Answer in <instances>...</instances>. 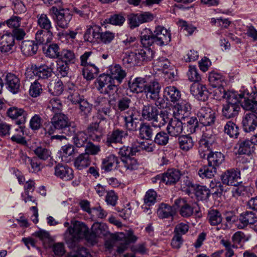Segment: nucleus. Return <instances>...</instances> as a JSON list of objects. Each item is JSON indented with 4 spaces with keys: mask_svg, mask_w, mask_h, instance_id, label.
I'll return each instance as SVG.
<instances>
[{
    "mask_svg": "<svg viewBox=\"0 0 257 257\" xmlns=\"http://www.w3.org/2000/svg\"><path fill=\"white\" fill-rule=\"evenodd\" d=\"M106 226L104 224L93 225L89 234V228L86 224L79 221L72 222V225L69 227L66 232L65 240L70 248L80 247L77 246L78 241L84 237L95 238L106 235L107 231Z\"/></svg>",
    "mask_w": 257,
    "mask_h": 257,
    "instance_id": "nucleus-1",
    "label": "nucleus"
},
{
    "mask_svg": "<svg viewBox=\"0 0 257 257\" xmlns=\"http://www.w3.org/2000/svg\"><path fill=\"white\" fill-rule=\"evenodd\" d=\"M56 130L65 131L66 134L71 136L75 132L76 127L71 124L68 116L61 113L54 114L45 127L46 135L49 136L54 134Z\"/></svg>",
    "mask_w": 257,
    "mask_h": 257,
    "instance_id": "nucleus-2",
    "label": "nucleus"
},
{
    "mask_svg": "<svg viewBox=\"0 0 257 257\" xmlns=\"http://www.w3.org/2000/svg\"><path fill=\"white\" fill-rule=\"evenodd\" d=\"M154 54V51L151 48H143L134 52L128 51L124 53L122 64L127 68L140 65L143 62L151 61Z\"/></svg>",
    "mask_w": 257,
    "mask_h": 257,
    "instance_id": "nucleus-3",
    "label": "nucleus"
},
{
    "mask_svg": "<svg viewBox=\"0 0 257 257\" xmlns=\"http://www.w3.org/2000/svg\"><path fill=\"white\" fill-rule=\"evenodd\" d=\"M222 90V97L226 99V101L222 105V115L226 119H230L236 116L240 110L238 93L235 91H225Z\"/></svg>",
    "mask_w": 257,
    "mask_h": 257,
    "instance_id": "nucleus-4",
    "label": "nucleus"
},
{
    "mask_svg": "<svg viewBox=\"0 0 257 257\" xmlns=\"http://www.w3.org/2000/svg\"><path fill=\"white\" fill-rule=\"evenodd\" d=\"M174 204L180 207L179 213L184 217H188L193 215L199 216L200 208L196 202L178 199L175 201Z\"/></svg>",
    "mask_w": 257,
    "mask_h": 257,
    "instance_id": "nucleus-5",
    "label": "nucleus"
},
{
    "mask_svg": "<svg viewBox=\"0 0 257 257\" xmlns=\"http://www.w3.org/2000/svg\"><path fill=\"white\" fill-rule=\"evenodd\" d=\"M240 106L247 111L248 113L257 114V91L250 93L243 92L238 94Z\"/></svg>",
    "mask_w": 257,
    "mask_h": 257,
    "instance_id": "nucleus-6",
    "label": "nucleus"
},
{
    "mask_svg": "<svg viewBox=\"0 0 257 257\" xmlns=\"http://www.w3.org/2000/svg\"><path fill=\"white\" fill-rule=\"evenodd\" d=\"M97 82V89L102 94L110 95L118 90L117 84H115L114 80L109 75H100Z\"/></svg>",
    "mask_w": 257,
    "mask_h": 257,
    "instance_id": "nucleus-7",
    "label": "nucleus"
},
{
    "mask_svg": "<svg viewBox=\"0 0 257 257\" xmlns=\"http://www.w3.org/2000/svg\"><path fill=\"white\" fill-rule=\"evenodd\" d=\"M221 182L227 186H237L241 183L240 170L237 168L228 169L220 176Z\"/></svg>",
    "mask_w": 257,
    "mask_h": 257,
    "instance_id": "nucleus-8",
    "label": "nucleus"
},
{
    "mask_svg": "<svg viewBox=\"0 0 257 257\" xmlns=\"http://www.w3.org/2000/svg\"><path fill=\"white\" fill-rule=\"evenodd\" d=\"M200 122L204 126H211L214 123L215 115L214 111L209 107H201L197 113Z\"/></svg>",
    "mask_w": 257,
    "mask_h": 257,
    "instance_id": "nucleus-9",
    "label": "nucleus"
},
{
    "mask_svg": "<svg viewBox=\"0 0 257 257\" xmlns=\"http://www.w3.org/2000/svg\"><path fill=\"white\" fill-rule=\"evenodd\" d=\"M156 45L160 46L167 45L171 41L170 31L164 27L158 26L156 27L154 32Z\"/></svg>",
    "mask_w": 257,
    "mask_h": 257,
    "instance_id": "nucleus-10",
    "label": "nucleus"
},
{
    "mask_svg": "<svg viewBox=\"0 0 257 257\" xmlns=\"http://www.w3.org/2000/svg\"><path fill=\"white\" fill-rule=\"evenodd\" d=\"M15 39L11 33H6L0 37V52L5 54L12 53L14 50Z\"/></svg>",
    "mask_w": 257,
    "mask_h": 257,
    "instance_id": "nucleus-11",
    "label": "nucleus"
},
{
    "mask_svg": "<svg viewBox=\"0 0 257 257\" xmlns=\"http://www.w3.org/2000/svg\"><path fill=\"white\" fill-rule=\"evenodd\" d=\"M7 114L11 119L17 120L16 123L18 125L24 124L28 116V113L24 109L16 106L9 108Z\"/></svg>",
    "mask_w": 257,
    "mask_h": 257,
    "instance_id": "nucleus-12",
    "label": "nucleus"
},
{
    "mask_svg": "<svg viewBox=\"0 0 257 257\" xmlns=\"http://www.w3.org/2000/svg\"><path fill=\"white\" fill-rule=\"evenodd\" d=\"M207 218L211 225L215 226L221 224L219 227H216L217 230L221 229L224 230L229 228L227 223H222V217L221 214L217 210L212 209L209 211L208 213Z\"/></svg>",
    "mask_w": 257,
    "mask_h": 257,
    "instance_id": "nucleus-13",
    "label": "nucleus"
},
{
    "mask_svg": "<svg viewBox=\"0 0 257 257\" xmlns=\"http://www.w3.org/2000/svg\"><path fill=\"white\" fill-rule=\"evenodd\" d=\"M168 134L173 137H179L183 132L182 122L178 118H171L166 127Z\"/></svg>",
    "mask_w": 257,
    "mask_h": 257,
    "instance_id": "nucleus-14",
    "label": "nucleus"
},
{
    "mask_svg": "<svg viewBox=\"0 0 257 257\" xmlns=\"http://www.w3.org/2000/svg\"><path fill=\"white\" fill-rule=\"evenodd\" d=\"M54 174L65 181H69L74 178L72 169L66 165L58 164L55 167Z\"/></svg>",
    "mask_w": 257,
    "mask_h": 257,
    "instance_id": "nucleus-15",
    "label": "nucleus"
},
{
    "mask_svg": "<svg viewBox=\"0 0 257 257\" xmlns=\"http://www.w3.org/2000/svg\"><path fill=\"white\" fill-rule=\"evenodd\" d=\"M242 124L245 132H253L257 127V114L246 113L243 117Z\"/></svg>",
    "mask_w": 257,
    "mask_h": 257,
    "instance_id": "nucleus-16",
    "label": "nucleus"
},
{
    "mask_svg": "<svg viewBox=\"0 0 257 257\" xmlns=\"http://www.w3.org/2000/svg\"><path fill=\"white\" fill-rule=\"evenodd\" d=\"M191 93L201 101H205L208 97L209 92L205 85L194 83L190 86Z\"/></svg>",
    "mask_w": 257,
    "mask_h": 257,
    "instance_id": "nucleus-17",
    "label": "nucleus"
},
{
    "mask_svg": "<svg viewBox=\"0 0 257 257\" xmlns=\"http://www.w3.org/2000/svg\"><path fill=\"white\" fill-rule=\"evenodd\" d=\"M191 93L201 101H205L208 97L209 92L205 85L194 83L190 86Z\"/></svg>",
    "mask_w": 257,
    "mask_h": 257,
    "instance_id": "nucleus-18",
    "label": "nucleus"
},
{
    "mask_svg": "<svg viewBox=\"0 0 257 257\" xmlns=\"http://www.w3.org/2000/svg\"><path fill=\"white\" fill-rule=\"evenodd\" d=\"M236 146L238 154L239 155H250L254 153L255 150V145L248 139H240Z\"/></svg>",
    "mask_w": 257,
    "mask_h": 257,
    "instance_id": "nucleus-19",
    "label": "nucleus"
},
{
    "mask_svg": "<svg viewBox=\"0 0 257 257\" xmlns=\"http://www.w3.org/2000/svg\"><path fill=\"white\" fill-rule=\"evenodd\" d=\"M5 84L7 89L13 94H16L20 91V80L14 74L10 73L7 74Z\"/></svg>",
    "mask_w": 257,
    "mask_h": 257,
    "instance_id": "nucleus-20",
    "label": "nucleus"
},
{
    "mask_svg": "<svg viewBox=\"0 0 257 257\" xmlns=\"http://www.w3.org/2000/svg\"><path fill=\"white\" fill-rule=\"evenodd\" d=\"M180 172L176 169H168L166 172L162 174V182L167 185H174L176 184L180 179L181 177Z\"/></svg>",
    "mask_w": 257,
    "mask_h": 257,
    "instance_id": "nucleus-21",
    "label": "nucleus"
},
{
    "mask_svg": "<svg viewBox=\"0 0 257 257\" xmlns=\"http://www.w3.org/2000/svg\"><path fill=\"white\" fill-rule=\"evenodd\" d=\"M43 52L46 57L51 59H57L60 57V48L59 45L55 43H48L42 47Z\"/></svg>",
    "mask_w": 257,
    "mask_h": 257,
    "instance_id": "nucleus-22",
    "label": "nucleus"
},
{
    "mask_svg": "<svg viewBox=\"0 0 257 257\" xmlns=\"http://www.w3.org/2000/svg\"><path fill=\"white\" fill-rule=\"evenodd\" d=\"M128 136L126 131L118 128L114 129L110 133L107 135L106 144L110 146L112 143H117L121 142Z\"/></svg>",
    "mask_w": 257,
    "mask_h": 257,
    "instance_id": "nucleus-23",
    "label": "nucleus"
},
{
    "mask_svg": "<svg viewBox=\"0 0 257 257\" xmlns=\"http://www.w3.org/2000/svg\"><path fill=\"white\" fill-rule=\"evenodd\" d=\"M72 15L67 10L62 9L58 16L54 18L57 25L61 28L66 29L68 27L69 24L72 19Z\"/></svg>",
    "mask_w": 257,
    "mask_h": 257,
    "instance_id": "nucleus-24",
    "label": "nucleus"
},
{
    "mask_svg": "<svg viewBox=\"0 0 257 257\" xmlns=\"http://www.w3.org/2000/svg\"><path fill=\"white\" fill-rule=\"evenodd\" d=\"M238 220L240 223L239 226L243 228L248 225L253 224L256 222L257 216L253 212L247 211L240 214Z\"/></svg>",
    "mask_w": 257,
    "mask_h": 257,
    "instance_id": "nucleus-25",
    "label": "nucleus"
},
{
    "mask_svg": "<svg viewBox=\"0 0 257 257\" xmlns=\"http://www.w3.org/2000/svg\"><path fill=\"white\" fill-rule=\"evenodd\" d=\"M99 31H101V28L98 26H88L84 35V40L91 43L97 41L99 40Z\"/></svg>",
    "mask_w": 257,
    "mask_h": 257,
    "instance_id": "nucleus-26",
    "label": "nucleus"
},
{
    "mask_svg": "<svg viewBox=\"0 0 257 257\" xmlns=\"http://www.w3.org/2000/svg\"><path fill=\"white\" fill-rule=\"evenodd\" d=\"M52 72L53 69L46 65L35 66L33 71L34 75L38 77L39 79L49 78L52 76Z\"/></svg>",
    "mask_w": 257,
    "mask_h": 257,
    "instance_id": "nucleus-27",
    "label": "nucleus"
},
{
    "mask_svg": "<svg viewBox=\"0 0 257 257\" xmlns=\"http://www.w3.org/2000/svg\"><path fill=\"white\" fill-rule=\"evenodd\" d=\"M161 86L156 81H151L147 83L144 92L147 97L150 99H156L160 93Z\"/></svg>",
    "mask_w": 257,
    "mask_h": 257,
    "instance_id": "nucleus-28",
    "label": "nucleus"
},
{
    "mask_svg": "<svg viewBox=\"0 0 257 257\" xmlns=\"http://www.w3.org/2000/svg\"><path fill=\"white\" fill-rule=\"evenodd\" d=\"M164 96L167 100L175 103L180 100L181 95L180 91L176 87L169 86L165 88Z\"/></svg>",
    "mask_w": 257,
    "mask_h": 257,
    "instance_id": "nucleus-29",
    "label": "nucleus"
},
{
    "mask_svg": "<svg viewBox=\"0 0 257 257\" xmlns=\"http://www.w3.org/2000/svg\"><path fill=\"white\" fill-rule=\"evenodd\" d=\"M119 163V159L117 157L114 155H109L102 159L101 169L104 172H108L112 170L114 165L117 167Z\"/></svg>",
    "mask_w": 257,
    "mask_h": 257,
    "instance_id": "nucleus-30",
    "label": "nucleus"
},
{
    "mask_svg": "<svg viewBox=\"0 0 257 257\" xmlns=\"http://www.w3.org/2000/svg\"><path fill=\"white\" fill-rule=\"evenodd\" d=\"M53 33L51 31L38 30L35 35V40L37 46L42 45L43 46L48 43H50L52 40Z\"/></svg>",
    "mask_w": 257,
    "mask_h": 257,
    "instance_id": "nucleus-31",
    "label": "nucleus"
},
{
    "mask_svg": "<svg viewBox=\"0 0 257 257\" xmlns=\"http://www.w3.org/2000/svg\"><path fill=\"white\" fill-rule=\"evenodd\" d=\"M208 165L217 169L224 161V156L220 152H210L207 156Z\"/></svg>",
    "mask_w": 257,
    "mask_h": 257,
    "instance_id": "nucleus-32",
    "label": "nucleus"
},
{
    "mask_svg": "<svg viewBox=\"0 0 257 257\" xmlns=\"http://www.w3.org/2000/svg\"><path fill=\"white\" fill-rule=\"evenodd\" d=\"M122 238H124V241L120 245H119L117 249V251L119 253L123 252L127 248L128 245L131 243L136 241L137 239V237L134 235L132 232H130L125 236L124 233H120L118 235L117 239H120Z\"/></svg>",
    "mask_w": 257,
    "mask_h": 257,
    "instance_id": "nucleus-33",
    "label": "nucleus"
},
{
    "mask_svg": "<svg viewBox=\"0 0 257 257\" xmlns=\"http://www.w3.org/2000/svg\"><path fill=\"white\" fill-rule=\"evenodd\" d=\"M170 119L169 117L168 112L166 110L158 111V114L152 120L151 124L155 128H160L169 122Z\"/></svg>",
    "mask_w": 257,
    "mask_h": 257,
    "instance_id": "nucleus-34",
    "label": "nucleus"
},
{
    "mask_svg": "<svg viewBox=\"0 0 257 257\" xmlns=\"http://www.w3.org/2000/svg\"><path fill=\"white\" fill-rule=\"evenodd\" d=\"M154 33L148 29H145L141 33V42L144 48H150L153 44H156Z\"/></svg>",
    "mask_w": 257,
    "mask_h": 257,
    "instance_id": "nucleus-35",
    "label": "nucleus"
},
{
    "mask_svg": "<svg viewBox=\"0 0 257 257\" xmlns=\"http://www.w3.org/2000/svg\"><path fill=\"white\" fill-rule=\"evenodd\" d=\"M158 111L155 106L150 104L144 105L142 109V116L145 120L152 121L158 114Z\"/></svg>",
    "mask_w": 257,
    "mask_h": 257,
    "instance_id": "nucleus-36",
    "label": "nucleus"
},
{
    "mask_svg": "<svg viewBox=\"0 0 257 257\" xmlns=\"http://www.w3.org/2000/svg\"><path fill=\"white\" fill-rule=\"evenodd\" d=\"M23 54L27 56H33L36 54L38 46L32 41H24L21 45Z\"/></svg>",
    "mask_w": 257,
    "mask_h": 257,
    "instance_id": "nucleus-37",
    "label": "nucleus"
},
{
    "mask_svg": "<svg viewBox=\"0 0 257 257\" xmlns=\"http://www.w3.org/2000/svg\"><path fill=\"white\" fill-rule=\"evenodd\" d=\"M155 129V127L152 124L150 125L147 123H141L139 128L140 137L143 139L151 140L153 135L156 133Z\"/></svg>",
    "mask_w": 257,
    "mask_h": 257,
    "instance_id": "nucleus-38",
    "label": "nucleus"
},
{
    "mask_svg": "<svg viewBox=\"0 0 257 257\" xmlns=\"http://www.w3.org/2000/svg\"><path fill=\"white\" fill-rule=\"evenodd\" d=\"M135 114V110L130 109L122 115L125 122V126L129 131H134L136 128V124L134 122V120L137 119Z\"/></svg>",
    "mask_w": 257,
    "mask_h": 257,
    "instance_id": "nucleus-39",
    "label": "nucleus"
},
{
    "mask_svg": "<svg viewBox=\"0 0 257 257\" xmlns=\"http://www.w3.org/2000/svg\"><path fill=\"white\" fill-rule=\"evenodd\" d=\"M110 74H108L112 79L115 80L118 84H120L126 76V73L122 70L119 65H115L109 69Z\"/></svg>",
    "mask_w": 257,
    "mask_h": 257,
    "instance_id": "nucleus-40",
    "label": "nucleus"
},
{
    "mask_svg": "<svg viewBox=\"0 0 257 257\" xmlns=\"http://www.w3.org/2000/svg\"><path fill=\"white\" fill-rule=\"evenodd\" d=\"M222 76L217 72H211L209 74L208 81L210 85L214 88L217 87L216 91H219L220 93H222V90L221 88L224 89L221 87V82L223 81Z\"/></svg>",
    "mask_w": 257,
    "mask_h": 257,
    "instance_id": "nucleus-41",
    "label": "nucleus"
},
{
    "mask_svg": "<svg viewBox=\"0 0 257 257\" xmlns=\"http://www.w3.org/2000/svg\"><path fill=\"white\" fill-rule=\"evenodd\" d=\"M178 141L180 148L186 152L192 149L194 144V141L189 134L179 136Z\"/></svg>",
    "mask_w": 257,
    "mask_h": 257,
    "instance_id": "nucleus-42",
    "label": "nucleus"
},
{
    "mask_svg": "<svg viewBox=\"0 0 257 257\" xmlns=\"http://www.w3.org/2000/svg\"><path fill=\"white\" fill-rule=\"evenodd\" d=\"M88 135L84 131L77 132L72 138L73 144L77 148L84 147L88 142Z\"/></svg>",
    "mask_w": 257,
    "mask_h": 257,
    "instance_id": "nucleus-43",
    "label": "nucleus"
},
{
    "mask_svg": "<svg viewBox=\"0 0 257 257\" xmlns=\"http://www.w3.org/2000/svg\"><path fill=\"white\" fill-rule=\"evenodd\" d=\"M223 132L230 138L236 139L239 134L238 126L233 121H228L224 126Z\"/></svg>",
    "mask_w": 257,
    "mask_h": 257,
    "instance_id": "nucleus-44",
    "label": "nucleus"
},
{
    "mask_svg": "<svg viewBox=\"0 0 257 257\" xmlns=\"http://www.w3.org/2000/svg\"><path fill=\"white\" fill-rule=\"evenodd\" d=\"M174 109L178 114L182 115V117H186L190 113L191 106L190 104L185 100H179L177 102Z\"/></svg>",
    "mask_w": 257,
    "mask_h": 257,
    "instance_id": "nucleus-45",
    "label": "nucleus"
},
{
    "mask_svg": "<svg viewBox=\"0 0 257 257\" xmlns=\"http://www.w3.org/2000/svg\"><path fill=\"white\" fill-rule=\"evenodd\" d=\"M90 158L84 153L80 154L74 160V166L78 170L88 167L90 164Z\"/></svg>",
    "mask_w": 257,
    "mask_h": 257,
    "instance_id": "nucleus-46",
    "label": "nucleus"
},
{
    "mask_svg": "<svg viewBox=\"0 0 257 257\" xmlns=\"http://www.w3.org/2000/svg\"><path fill=\"white\" fill-rule=\"evenodd\" d=\"M174 214V211L172 207L165 203L160 204L157 209V215L162 219L173 216Z\"/></svg>",
    "mask_w": 257,
    "mask_h": 257,
    "instance_id": "nucleus-47",
    "label": "nucleus"
},
{
    "mask_svg": "<svg viewBox=\"0 0 257 257\" xmlns=\"http://www.w3.org/2000/svg\"><path fill=\"white\" fill-rule=\"evenodd\" d=\"M59 61H64L68 64H74L76 60V56L73 51L64 49L60 52Z\"/></svg>",
    "mask_w": 257,
    "mask_h": 257,
    "instance_id": "nucleus-48",
    "label": "nucleus"
},
{
    "mask_svg": "<svg viewBox=\"0 0 257 257\" xmlns=\"http://www.w3.org/2000/svg\"><path fill=\"white\" fill-rule=\"evenodd\" d=\"M87 132L90 139L93 141H100L101 137V132L99 130V123H91L87 128Z\"/></svg>",
    "mask_w": 257,
    "mask_h": 257,
    "instance_id": "nucleus-49",
    "label": "nucleus"
},
{
    "mask_svg": "<svg viewBox=\"0 0 257 257\" xmlns=\"http://www.w3.org/2000/svg\"><path fill=\"white\" fill-rule=\"evenodd\" d=\"M217 169L210 165H204L200 168L198 171V175L202 179L212 178L216 173Z\"/></svg>",
    "mask_w": 257,
    "mask_h": 257,
    "instance_id": "nucleus-50",
    "label": "nucleus"
},
{
    "mask_svg": "<svg viewBox=\"0 0 257 257\" xmlns=\"http://www.w3.org/2000/svg\"><path fill=\"white\" fill-rule=\"evenodd\" d=\"M138 152V149L133 145L132 147L123 146L120 148L118 154L121 157V161H122L123 159H128L131 156H134Z\"/></svg>",
    "mask_w": 257,
    "mask_h": 257,
    "instance_id": "nucleus-51",
    "label": "nucleus"
},
{
    "mask_svg": "<svg viewBox=\"0 0 257 257\" xmlns=\"http://www.w3.org/2000/svg\"><path fill=\"white\" fill-rule=\"evenodd\" d=\"M147 83L144 78H137L130 85V87L133 91L137 93L143 92L145 91Z\"/></svg>",
    "mask_w": 257,
    "mask_h": 257,
    "instance_id": "nucleus-52",
    "label": "nucleus"
},
{
    "mask_svg": "<svg viewBox=\"0 0 257 257\" xmlns=\"http://www.w3.org/2000/svg\"><path fill=\"white\" fill-rule=\"evenodd\" d=\"M49 92L53 95H59L63 91V82L58 80L57 81H51L48 85Z\"/></svg>",
    "mask_w": 257,
    "mask_h": 257,
    "instance_id": "nucleus-53",
    "label": "nucleus"
},
{
    "mask_svg": "<svg viewBox=\"0 0 257 257\" xmlns=\"http://www.w3.org/2000/svg\"><path fill=\"white\" fill-rule=\"evenodd\" d=\"M200 146L198 148V152L199 154L200 157L204 159L206 157L207 158V156L210 152V146L211 143L209 142L208 140L201 139L200 141Z\"/></svg>",
    "mask_w": 257,
    "mask_h": 257,
    "instance_id": "nucleus-54",
    "label": "nucleus"
},
{
    "mask_svg": "<svg viewBox=\"0 0 257 257\" xmlns=\"http://www.w3.org/2000/svg\"><path fill=\"white\" fill-rule=\"evenodd\" d=\"M69 64L64 61H57L56 70L54 72L58 77H65L68 76L69 71Z\"/></svg>",
    "mask_w": 257,
    "mask_h": 257,
    "instance_id": "nucleus-55",
    "label": "nucleus"
},
{
    "mask_svg": "<svg viewBox=\"0 0 257 257\" xmlns=\"http://www.w3.org/2000/svg\"><path fill=\"white\" fill-rule=\"evenodd\" d=\"M38 25L42 29L46 31H51L52 28V23L47 15L42 14L39 15L37 17Z\"/></svg>",
    "mask_w": 257,
    "mask_h": 257,
    "instance_id": "nucleus-56",
    "label": "nucleus"
},
{
    "mask_svg": "<svg viewBox=\"0 0 257 257\" xmlns=\"http://www.w3.org/2000/svg\"><path fill=\"white\" fill-rule=\"evenodd\" d=\"M195 196L198 200H206L210 195V190L206 187L197 185L195 188Z\"/></svg>",
    "mask_w": 257,
    "mask_h": 257,
    "instance_id": "nucleus-57",
    "label": "nucleus"
},
{
    "mask_svg": "<svg viewBox=\"0 0 257 257\" xmlns=\"http://www.w3.org/2000/svg\"><path fill=\"white\" fill-rule=\"evenodd\" d=\"M169 134L164 131L158 132L154 140L155 144L160 146H165L169 142Z\"/></svg>",
    "mask_w": 257,
    "mask_h": 257,
    "instance_id": "nucleus-58",
    "label": "nucleus"
},
{
    "mask_svg": "<svg viewBox=\"0 0 257 257\" xmlns=\"http://www.w3.org/2000/svg\"><path fill=\"white\" fill-rule=\"evenodd\" d=\"M121 162L126 170L133 171L137 170L139 168V164L135 158L130 157L126 159L124 158Z\"/></svg>",
    "mask_w": 257,
    "mask_h": 257,
    "instance_id": "nucleus-59",
    "label": "nucleus"
},
{
    "mask_svg": "<svg viewBox=\"0 0 257 257\" xmlns=\"http://www.w3.org/2000/svg\"><path fill=\"white\" fill-rule=\"evenodd\" d=\"M94 55L92 51L85 52L80 56L81 65L84 67L89 66V65L94 62Z\"/></svg>",
    "mask_w": 257,
    "mask_h": 257,
    "instance_id": "nucleus-60",
    "label": "nucleus"
},
{
    "mask_svg": "<svg viewBox=\"0 0 257 257\" xmlns=\"http://www.w3.org/2000/svg\"><path fill=\"white\" fill-rule=\"evenodd\" d=\"M125 19L121 14H114L105 20V23L115 26H120L125 22Z\"/></svg>",
    "mask_w": 257,
    "mask_h": 257,
    "instance_id": "nucleus-61",
    "label": "nucleus"
},
{
    "mask_svg": "<svg viewBox=\"0 0 257 257\" xmlns=\"http://www.w3.org/2000/svg\"><path fill=\"white\" fill-rule=\"evenodd\" d=\"M48 107L54 113H61L62 105L61 101L57 98H53L50 101Z\"/></svg>",
    "mask_w": 257,
    "mask_h": 257,
    "instance_id": "nucleus-62",
    "label": "nucleus"
},
{
    "mask_svg": "<svg viewBox=\"0 0 257 257\" xmlns=\"http://www.w3.org/2000/svg\"><path fill=\"white\" fill-rule=\"evenodd\" d=\"M81 115L88 116L91 112L92 105L84 98L78 104Z\"/></svg>",
    "mask_w": 257,
    "mask_h": 257,
    "instance_id": "nucleus-63",
    "label": "nucleus"
},
{
    "mask_svg": "<svg viewBox=\"0 0 257 257\" xmlns=\"http://www.w3.org/2000/svg\"><path fill=\"white\" fill-rule=\"evenodd\" d=\"M73 10L75 14L84 19L88 18L90 12L89 6L87 4H84L79 8L74 7Z\"/></svg>",
    "mask_w": 257,
    "mask_h": 257,
    "instance_id": "nucleus-64",
    "label": "nucleus"
}]
</instances>
